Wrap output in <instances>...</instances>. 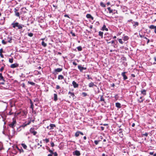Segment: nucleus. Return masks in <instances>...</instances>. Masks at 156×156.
Returning a JSON list of instances; mask_svg holds the SVG:
<instances>
[{"label":"nucleus","mask_w":156,"mask_h":156,"mask_svg":"<svg viewBox=\"0 0 156 156\" xmlns=\"http://www.w3.org/2000/svg\"><path fill=\"white\" fill-rule=\"evenodd\" d=\"M2 51H3V49L2 48H1L0 49V53H1Z\"/></svg>","instance_id":"nucleus-60"},{"label":"nucleus","mask_w":156,"mask_h":156,"mask_svg":"<svg viewBox=\"0 0 156 156\" xmlns=\"http://www.w3.org/2000/svg\"><path fill=\"white\" fill-rule=\"evenodd\" d=\"M55 127V125L54 124H51L49 126H48L47 128L49 130H51L53 129L54 127Z\"/></svg>","instance_id":"nucleus-8"},{"label":"nucleus","mask_w":156,"mask_h":156,"mask_svg":"<svg viewBox=\"0 0 156 156\" xmlns=\"http://www.w3.org/2000/svg\"><path fill=\"white\" fill-rule=\"evenodd\" d=\"M87 77H88V79H92V78L90 77V75H87Z\"/></svg>","instance_id":"nucleus-56"},{"label":"nucleus","mask_w":156,"mask_h":156,"mask_svg":"<svg viewBox=\"0 0 156 156\" xmlns=\"http://www.w3.org/2000/svg\"><path fill=\"white\" fill-rule=\"evenodd\" d=\"M9 62L10 63H12L13 62V59L12 58H9Z\"/></svg>","instance_id":"nucleus-38"},{"label":"nucleus","mask_w":156,"mask_h":156,"mask_svg":"<svg viewBox=\"0 0 156 156\" xmlns=\"http://www.w3.org/2000/svg\"><path fill=\"white\" fill-rule=\"evenodd\" d=\"M13 114V112H10L9 113H8V115H12V114Z\"/></svg>","instance_id":"nucleus-53"},{"label":"nucleus","mask_w":156,"mask_h":156,"mask_svg":"<svg viewBox=\"0 0 156 156\" xmlns=\"http://www.w3.org/2000/svg\"><path fill=\"white\" fill-rule=\"evenodd\" d=\"M30 108H34V104H32L30 106Z\"/></svg>","instance_id":"nucleus-52"},{"label":"nucleus","mask_w":156,"mask_h":156,"mask_svg":"<svg viewBox=\"0 0 156 156\" xmlns=\"http://www.w3.org/2000/svg\"><path fill=\"white\" fill-rule=\"evenodd\" d=\"M107 9H108V10L109 11V13H111L113 12V10L111 9L110 7H108L107 8Z\"/></svg>","instance_id":"nucleus-23"},{"label":"nucleus","mask_w":156,"mask_h":156,"mask_svg":"<svg viewBox=\"0 0 156 156\" xmlns=\"http://www.w3.org/2000/svg\"><path fill=\"white\" fill-rule=\"evenodd\" d=\"M15 15L16 16L19 17L20 16V14L18 12H16V11L18 10V9H15Z\"/></svg>","instance_id":"nucleus-19"},{"label":"nucleus","mask_w":156,"mask_h":156,"mask_svg":"<svg viewBox=\"0 0 156 156\" xmlns=\"http://www.w3.org/2000/svg\"><path fill=\"white\" fill-rule=\"evenodd\" d=\"M64 16H65V17H68V18H69V16H68V15H66V14L65 15H64Z\"/></svg>","instance_id":"nucleus-59"},{"label":"nucleus","mask_w":156,"mask_h":156,"mask_svg":"<svg viewBox=\"0 0 156 156\" xmlns=\"http://www.w3.org/2000/svg\"><path fill=\"white\" fill-rule=\"evenodd\" d=\"M106 28V26H105V25H103V27H102V30H104V29Z\"/></svg>","instance_id":"nucleus-43"},{"label":"nucleus","mask_w":156,"mask_h":156,"mask_svg":"<svg viewBox=\"0 0 156 156\" xmlns=\"http://www.w3.org/2000/svg\"><path fill=\"white\" fill-rule=\"evenodd\" d=\"M41 45L42 46L44 47H46L47 45L46 43H45L43 41L41 42Z\"/></svg>","instance_id":"nucleus-24"},{"label":"nucleus","mask_w":156,"mask_h":156,"mask_svg":"<svg viewBox=\"0 0 156 156\" xmlns=\"http://www.w3.org/2000/svg\"><path fill=\"white\" fill-rule=\"evenodd\" d=\"M0 55L1 57H2V58H4L3 55L2 53H0Z\"/></svg>","instance_id":"nucleus-57"},{"label":"nucleus","mask_w":156,"mask_h":156,"mask_svg":"<svg viewBox=\"0 0 156 156\" xmlns=\"http://www.w3.org/2000/svg\"><path fill=\"white\" fill-rule=\"evenodd\" d=\"M148 133H145L144 134H143V135L144 136H148Z\"/></svg>","instance_id":"nucleus-51"},{"label":"nucleus","mask_w":156,"mask_h":156,"mask_svg":"<svg viewBox=\"0 0 156 156\" xmlns=\"http://www.w3.org/2000/svg\"><path fill=\"white\" fill-rule=\"evenodd\" d=\"M131 76L133 77H135V76L134 74H132L131 75Z\"/></svg>","instance_id":"nucleus-58"},{"label":"nucleus","mask_w":156,"mask_h":156,"mask_svg":"<svg viewBox=\"0 0 156 156\" xmlns=\"http://www.w3.org/2000/svg\"><path fill=\"white\" fill-rule=\"evenodd\" d=\"M73 155H76L77 156H79L80 155V151L77 150L73 151Z\"/></svg>","instance_id":"nucleus-6"},{"label":"nucleus","mask_w":156,"mask_h":156,"mask_svg":"<svg viewBox=\"0 0 156 156\" xmlns=\"http://www.w3.org/2000/svg\"><path fill=\"white\" fill-rule=\"evenodd\" d=\"M53 154L54 155V156H58V154H57L56 152H53V154Z\"/></svg>","instance_id":"nucleus-45"},{"label":"nucleus","mask_w":156,"mask_h":156,"mask_svg":"<svg viewBox=\"0 0 156 156\" xmlns=\"http://www.w3.org/2000/svg\"><path fill=\"white\" fill-rule=\"evenodd\" d=\"M88 86H89V87H93L94 86L96 87H97L96 85L94 84V83H93V82H91L89 84Z\"/></svg>","instance_id":"nucleus-11"},{"label":"nucleus","mask_w":156,"mask_h":156,"mask_svg":"<svg viewBox=\"0 0 156 156\" xmlns=\"http://www.w3.org/2000/svg\"><path fill=\"white\" fill-rule=\"evenodd\" d=\"M119 42L121 44H123V42L121 39H119Z\"/></svg>","instance_id":"nucleus-40"},{"label":"nucleus","mask_w":156,"mask_h":156,"mask_svg":"<svg viewBox=\"0 0 156 156\" xmlns=\"http://www.w3.org/2000/svg\"><path fill=\"white\" fill-rule=\"evenodd\" d=\"M149 28L150 29H154L155 28H156V26H154V25H151L149 26Z\"/></svg>","instance_id":"nucleus-21"},{"label":"nucleus","mask_w":156,"mask_h":156,"mask_svg":"<svg viewBox=\"0 0 156 156\" xmlns=\"http://www.w3.org/2000/svg\"><path fill=\"white\" fill-rule=\"evenodd\" d=\"M78 68L81 72H83V70H86L87 69L86 67H82L80 65H78Z\"/></svg>","instance_id":"nucleus-5"},{"label":"nucleus","mask_w":156,"mask_h":156,"mask_svg":"<svg viewBox=\"0 0 156 156\" xmlns=\"http://www.w3.org/2000/svg\"><path fill=\"white\" fill-rule=\"evenodd\" d=\"M127 73L126 72H124L121 73V75L123 77V80H125L128 79V77L126 75V74Z\"/></svg>","instance_id":"nucleus-4"},{"label":"nucleus","mask_w":156,"mask_h":156,"mask_svg":"<svg viewBox=\"0 0 156 156\" xmlns=\"http://www.w3.org/2000/svg\"><path fill=\"white\" fill-rule=\"evenodd\" d=\"M47 150L51 153V154H53V151L52 150H50L49 148L48 147Z\"/></svg>","instance_id":"nucleus-37"},{"label":"nucleus","mask_w":156,"mask_h":156,"mask_svg":"<svg viewBox=\"0 0 156 156\" xmlns=\"http://www.w3.org/2000/svg\"><path fill=\"white\" fill-rule=\"evenodd\" d=\"M43 141H45L46 143H48L49 142V140L48 139H45V140H43Z\"/></svg>","instance_id":"nucleus-39"},{"label":"nucleus","mask_w":156,"mask_h":156,"mask_svg":"<svg viewBox=\"0 0 156 156\" xmlns=\"http://www.w3.org/2000/svg\"><path fill=\"white\" fill-rule=\"evenodd\" d=\"M77 48L79 51H81L82 50V48L81 46H79L77 47Z\"/></svg>","instance_id":"nucleus-27"},{"label":"nucleus","mask_w":156,"mask_h":156,"mask_svg":"<svg viewBox=\"0 0 156 156\" xmlns=\"http://www.w3.org/2000/svg\"><path fill=\"white\" fill-rule=\"evenodd\" d=\"M129 39V38L128 36H125L123 38V40L124 41H126L127 40Z\"/></svg>","instance_id":"nucleus-25"},{"label":"nucleus","mask_w":156,"mask_h":156,"mask_svg":"<svg viewBox=\"0 0 156 156\" xmlns=\"http://www.w3.org/2000/svg\"><path fill=\"white\" fill-rule=\"evenodd\" d=\"M18 66L17 63L13 64L11 65L10 67L12 68H14L18 67Z\"/></svg>","instance_id":"nucleus-10"},{"label":"nucleus","mask_w":156,"mask_h":156,"mask_svg":"<svg viewBox=\"0 0 156 156\" xmlns=\"http://www.w3.org/2000/svg\"><path fill=\"white\" fill-rule=\"evenodd\" d=\"M83 97H86L87 95V94L85 92H83L82 94Z\"/></svg>","instance_id":"nucleus-35"},{"label":"nucleus","mask_w":156,"mask_h":156,"mask_svg":"<svg viewBox=\"0 0 156 156\" xmlns=\"http://www.w3.org/2000/svg\"><path fill=\"white\" fill-rule=\"evenodd\" d=\"M79 133H80V131H79L76 132L75 133V136H76V137H78L80 134Z\"/></svg>","instance_id":"nucleus-30"},{"label":"nucleus","mask_w":156,"mask_h":156,"mask_svg":"<svg viewBox=\"0 0 156 156\" xmlns=\"http://www.w3.org/2000/svg\"><path fill=\"white\" fill-rule=\"evenodd\" d=\"M103 95H100V101H104L105 102V99L103 97Z\"/></svg>","instance_id":"nucleus-18"},{"label":"nucleus","mask_w":156,"mask_h":156,"mask_svg":"<svg viewBox=\"0 0 156 156\" xmlns=\"http://www.w3.org/2000/svg\"><path fill=\"white\" fill-rule=\"evenodd\" d=\"M56 88V89H58L60 88V87L58 85H57Z\"/></svg>","instance_id":"nucleus-49"},{"label":"nucleus","mask_w":156,"mask_h":156,"mask_svg":"<svg viewBox=\"0 0 156 156\" xmlns=\"http://www.w3.org/2000/svg\"><path fill=\"white\" fill-rule=\"evenodd\" d=\"M100 5L103 7H105L106 6L105 5L103 2H101L100 3Z\"/></svg>","instance_id":"nucleus-32"},{"label":"nucleus","mask_w":156,"mask_h":156,"mask_svg":"<svg viewBox=\"0 0 156 156\" xmlns=\"http://www.w3.org/2000/svg\"><path fill=\"white\" fill-rule=\"evenodd\" d=\"M16 121L13 119V121L11 123H10L9 126V127L11 128L12 129H14V127L16 125Z\"/></svg>","instance_id":"nucleus-3"},{"label":"nucleus","mask_w":156,"mask_h":156,"mask_svg":"<svg viewBox=\"0 0 156 156\" xmlns=\"http://www.w3.org/2000/svg\"><path fill=\"white\" fill-rule=\"evenodd\" d=\"M51 145L52 147H53L54 146V144L53 142H51Z\"/></svg>","instance_id":"nucleus-46"},{"label":"nucleus","mask_w":156,"mask_h":156,"mask_svg":"<svg viewBox=\"0 0 156 156\" xmlns=\"http://www.w3.org/2000/svg\"><path fill=\"white\" fill-rule=\"evenodd\" d=\"M99 141V140H95L94 141V143L96 145H97L98 144Z\"/></svg>","instance_id":"nucleus-36"},{"label":"nucleus","mask_w":156,"mask_h":156,"mask_svg":"<svg viewBox=\"0 0 156 156\" xmlns=\"http://www.w3.org/2000/svg\"><path fill=\"white\" fill-rule=\"evenodd\" d=\"M70 33L72 34L73 36L74 37L76 36L75 34L74 33H73L72 32H71Z\"/></svg>","instance_id":"nucleus-47"},{"label":"nucleus","mask_w":156,"mask_h":156,"mask_svg":"<svg viewBox=\"0 0 156 156\" xmlns=\"http://www.w3.org/2000/svg\"><path fill=\"white\" fill-rule=\"evenodd\" d=\"M30 133H32L33 135H35L37 133V132L34 130V128H31L30 129Z\"/></svg>","instance_id":"nucleus-7"},{"label":"nucleus","mask_w":156,"mask_h":156,"mask_svg":"<svg viewBox=\"0 0 156 156\" xmlns=\"http://www.w3.org/2000/svg\"><path fill=\"white\" fill-rule=\"evenodd\" d=\"M72 83L74 88H76L78 87L79 85L78 83H77L75 81H73L72 82Z\"/></svg>","instance_id":"nucleus-9"},{"label":"nucleus","mask_w":156,"mask_h":156,"mask_svg":"<svg viewBox=\"0 0 156 156\" xmlns=\"http://www.w3.org/2000/svg\"><path fill=\"white\" fill-rule=\"evenodd\" d=\"M146 90L144 89L143 90L141 91V94H143L144 96H145L146 94Z\"/></svg>","instance_id":"nucleus-15"},{"label":"nucleus","mask_w":156,"mask_h":156,"mask_svg":"<svg viewBox=\"0 0 156 156\" xmlns=\"http://www.w3.org/2000/svg\"><path fill=\"white\" fill-rule=\"evenodd\" d=\"M62 70V69L58 68L56 69H55V71L56 72H60Z\"/></svg>","instance_id":"nucleus-16"},{"label":"nucleus","mask_w":156,"mask_h":156,"mask_svg":"<svg viewBox=\"0 0 156 156\" xmlns=\"http://www.w3.org/2000/svg\"><path fill=\"white\" fill-rule=\"evenodd\" d=\"M135 125V124L134 123H133L132 124V127H134V126Z\"/></svg>","instance_id":"nucleus-61"},{"label":"nucleus","mask_w":156,"mask_h":156,"mask_svg":"<svg viewBox=\"0 0 156 156\" xmlns=\"http://www.w3.org/2000/svg\"><path fill=\"white\" fill-rule=\"evenodd\" d=\"M9 40H8V42H9V43L11 42H12L11 38H9Z\"/></svg>","instance_id":"nucleus-48"},{"label":"nucleus","mask_w":156,"mask_h":156,"mask_svg":"<svg viewBox=\"0 0 156 156\" xmlns=\"http://www.w3.org/2000/svg\"><path fill=\"white\" fill-rule=\"evenodd\" d=\"M27 125V124H25L23 125V126H22L23 127H25Z\"/></svg>","instance_id":"nucleus-63"},{"label":"nucleus","mask_w":156,"mask_h":156,"mask_svg":"<svg viewBox=\"0 0 156 156\" xmlns=\"http://www.w3.org/2000/svg\"><path fill=\"white\" fill-rule=\"evenodd\" d=\"M11 25L13 28H16L17 27L16 29L17 30H19L20 33L23 32V31H22L23 27L24 26L23 25L20 23L16 21H14L12 23Z\"/></svg>","instance_id":"nucleus-1"},{"label":"nucleus","mask_w":156,"mask_h":156,"mask_svg":"<svg viewBox=\"0 0 156 156\" xmlns=\"http://www.w3.org/2000/svg\"><path fill=\"white\" fill-rule=\"evenodd\" d=\"M69 94H70L71 96L73 97H74L75 96V94L71 92L70 91H69L68 93Z\"/></svg>","instance_id":"nucleus-29"},{"label":"nucleus","mask_w":156,"mask_h":156,"mask_svg":"<svg viewBox=\"0 0 156 156\" xmlns=\"http://www.w3.org/2000/svg\"><path fill=\"white\" fill-rule=\"evenodd\" d=\"M64 79V77L62 75H59L58 76V80H62Z\"/></svg>","instance_id":"nucleus-20"},{"label":"nucleus","mask_w":156,"mask_h":156,"mask_svg":"<svg viewBox=\"0 0 156 156\" xmlns=\"http://www.w3.org/2000/svg\"><path fill=\"white\" fill-rule=\"evenodd\" d=\"M115 106L119 108H121V105L120 103L119 102H117L115 103Z\"/></svg>","instance_id":"nucleus-17"},{"label":"nucleus","mask_w":156,"mask_h":156,"mask_svg":"<svg viewBox=\"0 0 156 156\" xmlns=\"http://www.w3.org/2000/svg\"><path fill=\"white\" fill-rule=\"evenodd\" d=\"M144 100L143 99H141V100H138V101L140 103H141V102H142Z\"/></svg>","instance_id":"nucleus-50"},{"label":"nucleus","mask_w":156,"mask_h":156,"mask_svg":"<svg viewBox=\"0 0 156 156\" xmlns=\"http://www.w3.org/2000/svg\"><path fill=\"white\" fill-rule=\"evenodd\" d=\"M28 35L30 37H32L33 35V34L31 33H28Z\"/></svg>","instance_id":"nucleus-33"},{"label":"nucleus","mask_w":156,"mask_h":156,"mask_svg":"<svg viewBox=\"0 0 156 156\" xmlns=\"http://www.w3.org/2000/svg\"><path fill=\"white\" fill-rule=\"evenodd\" d=\"M80 134H81V135H83V133L82 132H81L80 131V133H79Z\"/></svg>","instance_id":"nucleus-62"},{"label":"nucleus","mask_w":156,"mask_h":156,"mask_svg":"<svg viewBox=\"0 0 156 156\" xmlns=\"http://www.w3.org/2000/svg\"><path fill=\"white\" fill-rule=\"evenodd\" d=\"M147 44H148L150 42V40L149 39H147Z\"/></svg>","instance_id":"nucleus-64"},{"label":"nucleus","mask_w":156,"mask_h":156,"mask_svg":"<svg viewBox=\"0 0 156 156\" xmlns=\"http://www.w3.org/2000/svg\"><path fill=\"white\" fill-rule=\"evenodd\" d=\"M154 59L155 62L153 63V64L154 65L156 64V56H155L154 58Z\"/></svg>","instance_id":"nucleus-41"},{"label":"nucleus","mask_w":156,"mask_h":156,"mask_svg":"<svg viewBox=\"0 0 156 156\" xmlns=\"http://www.w3.org/2000/svg\"><path fill=\"white\" fill-rule=\"evenodd\" d=\"M103 33L101 31L99 32V35L100 36L101 38H103Z\"/></svg>","instance_id":"nucleus-22"},{"label":"nucleus","mask_w":156,"mask_h":156,"mask_svg":"<svg viewBox=\"0 0 156 156\" xmlns=\"http://www.w3.org/2000/svg\"><path fill=\"white\" fill-rule=\"evenodd\" d=\"M21 145L23 147L24 149H27V146H26V144H21Z\"/></svg>","instance_id":"nucleus-31"},{"label":"nucleus","mask_w":156,"mask_h":156,"mask_svg":"<svg viewBox=\"0 0 156 156\" xmlns=\"http://www.w3.org/2000/svg\"><path fill=\"white\" fill-rule=\"evenodd\" d=\"M111 43L112 44H114V41L113 40L111 41L110 42H108V43Z\"/></svg>","instance_id":"nucleus-54"},{"label":"nucleus","mask_w":156,"mask_h":156,"mask_svg":"<svg viewBox=\"0 0 156 156\" xmlns=\"http://www.w3.org/2000/svg\"><path fill=\"white\" fill-rule=\"evenodd\" d=\"M58 99L57 95L56 94H54V100L56 101Z\"/></svg>","instance_id":"nucleus-14"},{"label":"nucleus","mask_w":156,"mask_h":156,"mask_svg":"<svg viewBox=\"0 0 156 156\" xmlns=\"http://www.w3.org/2000/svg\"><path fill=\"white\" fill-rule=\"evenodd\" d=\"M28 83L33 86H34L35 85V83L32 82L28 81Z\"/></svg>","instance_id":"nucleus-28"},{"label":"nucleus","mask_w":156,"mask_h":156,"mask_svg":"<svg viewBox=\"0 0 156 156\" xmlns=\"http://www.w3.org/2000/svg\"><path fill=\"white\" fill-rule=\"evenodd\" d=\"M20 112H18L17 113H15L14 114L15 116H17L19 115L20 114Z\"/></svg>","instance_id":"nucleus-44"},{"label":"nucleus","mask_w":156,"mask_h":156,"mask_svg":"<svg viewBox=\"0 0 156 156\" xmlns=\"http://www.w3.org/2000/svg\"><path fill=\"white\" fill-rule=\"evenodd\" d=\"M15 131L14 129H9L8 136L9 138H12L14 136Z\"/></svg>","instance_id":"nucleus-2"},{"label":"nucleus","mask_w":156,"mask_h":156,"mask_svg":"<svg viewBox=\"0 0 156 156\" xmlns=\"http://www.w3.org/2000/svg\"><path fill=\"white\" fill-rule=\"evenodd\" d=\"M5 65H4V66H2L0 69V71L2 72L4 70Z\"/></svg>","instance_id":"nucleus-34"},{"label":"nucleus","mask_w":156,"mask_h":156,"mask_svg":"<svg viewBox=\"0 0 156 156\" xmlns=\"http://www.w3.org/2000/svg\"><path fill=\"white\" fill-rule=\"evenodd\" d=\"M0 79L2 80L3 81L5 82V80L4 79L3 77L2 76V74L1 73H0Z\"/></svg>","instance_id":"nucleus-26"},{"label":"nucleus","mask_w":156,"mask_h":156,"mask_svg":"<svg viewBox=\"0 0 156 156\" xmlns=\"http://www.w3.org/2000/svg\"><path fill=\"white\" fill-rule=\"evenodd\" d=\"M2 43L4 44H5L7 43V42L5 41L4 40L2 41Z\"/></svg>","instance_id":"nucleus-42"},{"label":"nucleus","mask_w":156,"mask_h":156,"mask_svg":"<svg viewBox=\"0 0 156 156\" xmlns=\"http://www.w3.org/2000/svg\"><path fill=\"white\" fill-rule=\"evenodd\" d=\"M133 23H134L133 25V26L134 28H135L136 26H137L139 25V23L137 22L133 21Z\"/></svg>","instance_id":"nucleus-12"},{"label":"nucleus","mask_w":156,"mask_h":156,"mask_svg":"<svg viewBox=\"0 0 156 156\" xmlns=\"http://www.w3.org/2000/svg\"><path fill=\"white\" fill-rule=\"evenodd\" d=\"M86 17L88 18H90L92 20H93L94 18L90 14H87L86 15Z\"/></svg>","instance_id":"nucleus-13"},{"label":"nucleus","mask_w":156,"mask_h":156,"mask_svg":"<svg viewBox=\"0 0 156 156\" xmlns=\"http://www.w3.org/2000/svg\"><path fill=\"white\" fill-rule=\"evenodd\" d=\"M73 64L74 66H76L77 65V64L75 62H73Z\"/></svg>","instance_id":"nucleus-55"}]
</instances>
